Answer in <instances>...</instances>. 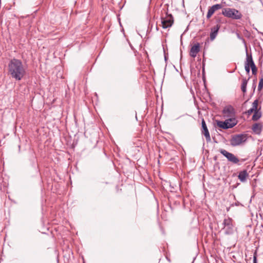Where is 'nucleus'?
<instances>
[{
    "instance_id": "f257e3e1",
    "label": "nucleus",
    "mask_w": 263,
    "mask_h": 263,
    "mask_svg": "<svg viewBox=\"0 0 263 263\" xmlns=\"http://www.w3.org/2000/svg\"><path fill=\"white\" fill-rule=\"evenodd\" d=\"M8 72L12 79L19 81L25 76L26 67L20 60L13 58L8 63Z\"/></svg>"
},
{
    "instance_id": "f03ea898",
    "label": "nucleus",
    "mask_w": 263,
    "mask_h": 263,
    "mask_svg": "<svg viewBox=\"0 0 263 263\" xmlns=\"http://www.w3.org/2000/svg\"><path fill=\"white\" fill-rule=\"evenodd\" d=\"M221 13L224 16L235 20H240L242 17L241 13L235 8H223Z\"/></svg>"
},
{
    "instance_id": "7ed1b4c3",
    "label": "nucleus",
    "mask_w": 263,
    "mask_h": 263,
    "mask_svg": "<svg viewBox=\"0 0 263 263\" xmlns=\"http://www.w3.org/2000/svg\"><path fill=\"white\" fill-rule=\"evenodd\" d=\"M248 139L247 134H238L234 135L232 136L230 140V144L232 146H236L239 145L241 143L245 142Z\"/></svg>"
},
{
    "instance_id": "20e7f679",
    "label": "nucleus",
    "mask_w": 263,
    "mask_h": 263,
    "mask_svg": "<svg viewBox=\"0 0 263 263\" xmlns=\"http://www.w3.org/2000/svg\"><path fill=\"white\" fill-rule=\"evenodd\" d=\"M223 230L226 235H232L234 232V226L233 224V220L231 218L228 217L223 220L222 222Z\"/></svg>"
},
{
    "instance_id": "39448f33",
    "label": "nucleus",
    "mask_w": 263,
    "mask_h": 263,
    "mask_svg": "<svg viewBox=\"0 0 263 263\" xmlns=\"http://www.w3.org/2000/svg\"><path fill=\"white\" fill-rule=\"evenodd\" d=\"M236 122L234 119H230L224 121H217V125L222 129H226L230 128H232L235 126Z\"/></svg>"
},
{
    "instance_id": "423d86ee",
    "label": "nucleus",
    "mask_w": 263,
    "mask_h": 263,
    "mask_svg": "<svg viewBox=\"0 0 263 263\" xmlns=\"http://www.w3.org/2000/svg\"><path fill=\"white\" fill-rule=\"evenodd\" d=\"M220 153L227 158L228 160L232 162L234 164L237 163L239 160L234 154L227 151L225 149H221L220 150Z\"/></svg>"
},
{
    "instance_id": "0eeeda50",
    "label": "nucleus",
    "mask_w": 263,
    "mask_h": 263,
    "mask_svg": "<svg viewBox=\"0 0 263 263\" xmlns=\"http://www.w3.org/2000/svg\"><path fill=\"white\" fill-rule=\"evenodd\" d=\"M174 23L173 16L170 14L165 17H161V24L163 28L166 29L171 27Z\"/></svg>"
},
{
    "instance_id": "6e6552de",
    "label": "nucleus",
    "mask_w": 263,
    "mask_h": 263,
    "mask_svg": "<svg viewBox=\"0 0 263 263\" xmlns=\"http://www.w3.org/2000/svg\"><path fill=\"white\" fill-rule=\"evenodd\" d=\"M201 126H202V134L204 135L205 137L206 140L207 142L211 141V137L209 132V130L207 128L206 123L203 119H202L201 121Z\"/></svg>"
},
{
    "instance_id": "1a4fd4ad",
    "label": "nucleus",
    "mask_w": 263,
    "mask_h": 263,
    "mask_svg": "<svg viewBox=\"0 0 263 263\" xmlns=\"http://www.w3.org/2000/svg\"><path fill=\"white\" fill-rule=\"evenodd\" d=\"M221 8H222V5L220 4L214 5L210 7L207 13L206 18H210L216 10Z\"/></svg>"
},
{
    "instance_id": "9d476101",
    "label": "nucleus",
    "mask_w": 263,
    "mask_h": 263,
    "mask_svg": "<svg viewBox=\"0 0 263 263\" xmlns=\"http://www.w3.org/2000/svg\"><path fill=\"white\" fill-rule=\"evenodd\" d=\"M222 113L224 116L232 117L234 114V109L231 105L227 106L223 108Z\"/></svg>"
},
{
    "instance_id": "9b49d317",
    "label": "nucleus",
    "mask_w": 263,
    "mask_h": 263,
    "mask_svg": "<svg viewBox=\"0 0 263 263\" xmlns=\"http://www.w3.org/2000/svg\"><path fill=\"white\" fill-rule=\"evenodd\" d=\"M200 51V44L198 43L195 44L192 47L190 50V54L191 57L195 58L197 56V53Z\"/></svg>"
},
{
    "instance_id": "f8f14e48",
    "label": "nucleus",
    "mask_w": 263,
    "mask_h": 263,
    "mask_svg": "<svg viewBox=\"0 0 263 263\" xmlns=\"http://www.w3.org/2000/svg\"><path fill=\"white\" fill-rule=\"evenodd\" d=\"M220 28V25L217 24L211 28V32L210 33V39L211 41H213L216 38Z\"/></svg>"
},
{
    "instance_id": "ddd939ff",
    "label": "nucleus",
    "mask_w": 263,
    "mask_h": 263,
    "mask_svg": "<svg viewBox=\"0 0 263 263\" xmlns=\"http://www.w3.org/2000/svg\"><path fill=\"white\" fill-rule=\"evenodd\" d=\"M246 46V60L245 63V65H248L249 66H251L252 64L254 63L251 52L249 53L248 51V49L247 46Z\"/></svg>"
},
{
    "instance_id": "4468645a",
    "label": "nucleus",
    "mask_w": 263,
    "mask_h": 263,
    "mask_svg": "<svg viewBox=\"0 0 263 263\" xmlns=\"http://www.w3.org/2000/svg\"><path fill=\"white\" fill-rule=\"evenodd\" d=\"M262 125L261 123H256L252 126V129L254 133L257 135H260L261 133Z\"/></svg>"
},
{
    "instance_id": "2eb2a0df",
    "label": "nucleus",
    "mask_w": 263,
    "mask_h": 263,
    "mask_svg": "<svg viewBox=\"0 0 263 263\" xmlns=\"http://www.w3.org/2000/svg\"><path fill=\"white\" fill-rule=\"evenodd\" d=\"M249 176V174L246 170L240 171L238 175V178L242 182H245L247 181V178Z\"/></svg>"
},
{
    "instance_id": "dca6fc26",
    "label": "nucleus",
    "mask_w": 263,
    "mask_h": 263,
    "mask_svg": "<svg viewBox=\"0 0 263 263\" xmlns=\"http://www.w3.org/2000/svg\"><path fill=\"white\" fill-rule=\"evenodd\" d=\"M249 79V78H248V79L246 78L242 79L241 89L243 93H245L247 91V86Z\"/></svg>"
},
{
    "instance_id": "f3484780",
    "label": "nucleus",
    "mask_w": 263,
    "mask_h": 263,
    "mask_svg": "<svg viewBox=\"0 0 263 263\" xmlns=\"http://www.w3.org/2000/svg\"><path fill=\"white\" fill-rule=\"evenodd\" d=\"M261 116V113L259 110L255 111L252 116V119L253 121H257Z\"/></svg>"
},
{
    "instance_id": "a211bd4d",
    "label": "nucleus",
    "mask_w": 263,
    "mask_h": 263,
    "mask_svg": "<svg viewBox=\"0 0 263 263\" xmlns=\"http://www.w3.org/2000/svg\"><path fill=\"white\" fill-rule=\"evenodd\" d=\"M258 104V100L257 99H256L252 103V106L251 108L252 109H253V110H254L255 111L259 110L260 109V108L257 109Z\"/></svg>"
},
{
    "instance_id": "6ab92c4d",
    "label": "nucleus",
    "mask_w": 263,
    "mask_h": 263,
    "mask_svg": "<svg viewBox=\"0 0 263 263\" xmlns=\"http://www.w3.org/2000/svg\"><path fill=\"white\" fill-rule=\"evenodd\" d=\"M263 87V78H261L259 79V84L258 85V91H261Z\"/></svg>"
},
{
    "instance_id": "aec40b11",
    "label": "nucleus",
    "mask_w": 263,
    "mask_h": 263,
    "mask_svg": "<svg viewBox=\"0 0 263 263\" xmlns=\"http://www.w3.org/2000/svg\"><path fill=\"white\" fill-rule=\"evenodd\" d=\"M253 263H257V252L256 251H255L254 253V255H253Z\"/></svg>"
},
{
    "instance_id": "412c9836",
    "label": "nucleus",
    "mask_w": 263,
    "mask_h": 263,
    "mask_svg": "<svg viewBox=\"0 0 263 263\" xmlns=\"http://www.w3.org/2000/svg\"><path fill=\"white\" fill-rule=\"evenodd\" d=\"M245 70H246L247 73L249 74L250 73V66H249L248 65H245Z\"/></svg>"
},
{
    "instance_id": "4be33fe9",
    "label": "nucleus",
    "mask_w": 263,
    "mask_h": 263,
    "mask_svg": "<svg viewBox=\"0 0 263 263\" xmlns=\"http://www.w3.org/2000/svg\"><path fill=\"white\" fill-rule=\"evenodd\" d=\"M252 89H253V93H254V91H255V90L256 89V83H255V80H254V82H253V85H252ZM252 95H253V93H252Z\"/></svg>"
},
{
    "instance_id": "5701e85b",
    "label": "nucleus",
    "mask_w": 263,
    "mask_h": 263,
    "mask_svg": "<svg viewBox=\"0 0 263 263\" xmlns=\"http://www.w3.org/2000/svg\"><path fill=\"white\" fill-rule=\"evenodd\" d=\"M255 111L253 110V109H252L251 108L250 109H249L248 111H247V114L250 115L251 114H252L253 112H254Z\"/></svg>"
},
{
    "instance_id": "b1692460",
    "label": "nucleus",
    "mask_w": 263,
    "mask_h": 263,
    "mask_svg": "<svg viewBox=\"0 0 263 263\" xmlns=\"http://www.w3.org/2000/svg\"><path fill=\"white\" fill-rule=\"evenodd\" d=\"M251 70H252V73L253 74H254V75L256 74L257 71V68L251 69Z\"/></svg>"
},
{
    "instance_id": "393cba45",
    "label": "nucleus",
    "mask_w": 263,
    "mask_h": 263,
    "mask_svg": "<svg viewBox=\"0 0 263 263\" xmlns=\"http://www.w3.org/2000/svg\"><path fill=\"white\" fill-rule=\"evenodd\" d=\"M250 67L251 69H256L257 68L255 63H253V64H252L251 66H250Z\"/></svg>"
},
{
    "instance_id": "a878e982",
    "label": "nucleus",
    "mask_w": 263,
    "mask_h": 263,
    "mask_svg": "<svg viewBox=\"0 0 263 263\" xmlns=\"http://www.w3.org/2000/svg\"><path fill=\"white\" fill-rule=\"evenodd\" d=\"M237 37L239 39H242L243 41V42H245V40L242 37H241L238 34H237Z\"/></svg>"
},
{
    "instance_id": "bb28decb",
    "label": "nucleus",
    "mask_w": 263,
    "mask_h": 263,
    "mask_svg": "<svg viewBox=\"0 0 263 263\" xmlns=\"http://www.w3.org/2000/svg\"><path fill=\"white\" fill-rule=\"evenodd\" d=\"M164 58H165V60H166V56H165V57H164Z\"/></svg>"
}]
</instances>
